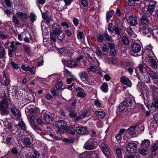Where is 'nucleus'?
I'll return each instance as SVG.
<instances>
[{"label":"nucleus","instance_id":"1","mask_svg":"<svg viewBox=\"0 0 158 158\" xmlns=\"http://www.w3.org/2000/svg\"><path fill=\"white\" fill-rule=\"evenodd\" d=\"M2 101L0 102V113L2 115H6L9 113L7 110L9 106L8 102L6 93H3V95L2 96Z\"/></svg>","mask_w":158,"mask_h":158},{"label":"nucleus","instance_id":"2","mask_svg":"<svg viewBox=\"0 0 158 158\" xmlns=\"http://www.w3.org/2000/svg\"><path fill=\"white\" fill-rule=\"evenodd\" d=\"M52 29L53 32L50 33V36L52 40L55 42L56 40V38L62 33L63 31L60 26L57 23H54L52 25Z\"/></svg>","mask_w":158,"mask_h":158},{"label":"nucleus","instance_id":"3","mask_svg":"<svg viewBox=\"0 0 158 158\" xmlns=\"http://www.w3.org/2000/svg\"><path fill=\"white\" fill-rule=\"evenodd\" d=\"M67 123L64 120H59L55 123V125L56 127L58 128L56 131L57 134L63 132L66 129Z\"/></svg>","mask_w":158,"mask_h":158},{"label":"nucleus","instance_id":"4","mask_svg":"<svg viewBox=\"0 0 158 158\" xmlns=\"http://www.w3.org/2000/svg\"><path fill=\"white\" fill-rule=\"evenodd\" d=\"M95 139L94 138H91L89 139L85 143L84 148L86 150H91L95 149L96 146L94 141Z\"/></svg>","mask_w":158,"mask_h":158},{"label":"nucleus","instance_id":"5","mask_svg":"<svg viewBox=\"0 0 158 158\" xmlns=\"http://www.w3.org/2000/svg\"><path fill=\"white\" fill-rule=\"evenodd\" d=\"M81 156H84L85 158H100L97 151H87L82 153Z\"/></svg>","mask_w":158,"mask_h":158},{"label":"nucleus","instance_id":"6","mask_svg":"<svg viewBox=\"0 0 158 158\" xmlns=\"http://www.w3.org/2000/svg\"><path fill=\"white\" fill-rule=\"evenodd\" d=\"M62 62L64 65L71 68H75L77 65L76 60H66L63 59L62 60Z\"/></svg>","mask_w":158,"mask_h":158},{"label":"nucleus","instance_id":"7","mask_svg":"<svg viewBox=\"0 0 158 158\" xmlns=\"http://www.w3.org/2000/svg\"><path fill=\"white\" fill-rule=\"evenodd\" d=\"M137 147L136 144L132 142L129 143L126 146V151L131 154L135 153L137 149Z\"/></svg>","mask_w":158,"mask_h":158},{"label":"nucleus","instance_id":"8","mask_svg":"<svg viewBox=\"0 0 158 158\" xmlns=\"http://www.w3.org/2000/svg\"><path fill=\"white\" fill-rule=\"evenodd\" d=\"M29 118L28 119L30 123V125L31 127L35 131H40V129L37 126L34 121V119L35 117L33 114L30 113L29 114Z\"/></svg>","mask_w":158,"mask_h":158},{"label":"nucleus","instance_id":"9","mask_svg":"<svg viewBox=\"0 0 158 158\" xmlns=\"http://www.w3.org/2000/svg\"><path fill=\"white\" fill-rule=\"evenodd\" d=\"M42 114H43L44 119L47 124H51L52 122L53 118L50 115L48 112L46 110H43Z\"/></svg>","mask_w":158,"mask_h":158},{"label":"nucleus","instance_id":"10","mask_svg":"<svg viewBox=\"0 0 158 158\" xmlns=\"http://www.w3.org/2000/svg\"><path fill=\"white\" fill-rule=\"evenodd\" d=\"M10 111L16 118V120H19L21 118V113L20 110L16 107H14L11 108Z\"/></svg>","mask_w":158,"mask_h":158},{"label":"nucleus","instance_id":"11","mask_svg":"<svg viewBox=\"0 0 158 158\" xmlns=\"http://www.w3.org/2000/svg\"><path fill=\"white\" fill-rule=\"evenodd\" d=\"M128 22L131 26H135L138 24V22L136 17L133 15L129 16Z\"/></svg>","mask_w":158,"mask_h":158},{"label":"nucleus","instance_id":"12","mask_svg":"<svg viewBox=\"0 0 158 158\" xmlns=\"http://www.w3.org/2000/svg\"><path fill=\"white\" fill-rule=\"evenodd\" d=\"M137 126H133L129 127L127 130L128 134L129 135L134 137L136 136L137 135L136 130Z\"/></svg>","mask_w":158,"mask_h":158},{"label":"nucleus","instance_id":"13","mask_svg":"<svg viewBox=\"0 0 158 158\" xmlns=\"http://www.w3.org/2000/svg\"><path fill=\"white\" fill-rule=\"evenodd\" d=\"M120 81L122 83L126 85L129 87H131V83L129 79L125 76H123L120 78Z\"/></svg>","mask_w":158,"mask_h":158},{"label":"nucleus","instance_id":"14","mask_svg":"<svg viewBox=\"0 0 158 158\" xmlns=\"http://www.w3.org/2000/svg\"><path fill=\"white\" fill-rule=\"evenodd\" d=\"M141 46L140 44L137 43H134L132 46V50L134 53H138L140 52Z\"/></svg>","mask_w":158,"mask_h":158},{"label":"nucleus","instance_id":"15","mask_svg":"<svg viewBox=\"0 0 158 158\" xmlns=\"http://www.w3.org/2000/svg\"><path fill=\"white\" fill-rule=\"evenodd\" d=\"M100 147L102 152L106 156H109L110 154L109 150L105 144L104 143H101Z\"/></svg>","mask_w":158,"mask_h":158},{"label":"nucleus","instance_id":"16","mask_svg":"<svg viewBox=\"0 0 158 158\" xmlns=\"http://www.w3.org/2000/svg\"><path fill=\"white\" fill-rule=\"evenodd\" d=\"M76 131L79 135H82L86 134L87 130L86 128L83 127H78L76 128Z\"/></svg>","mask_w":158,"mask_h":158},{"label":"nucleus","instance_id":"17","mask_svg":"<svg viewBox=\"0 0 158 158\" xmlns=\"http://www.w3.org/2000/svg\"><path fill=\"white\" fill-rule=\"evenodd\" d=\"M77 91V96L78 97L84 98L86 96V93L84 92V90L80 87L77 88L76 90Z\"/></svg>","mask_w":158,"mask_h":158},{"label":"nucleus","instance_id":"18","mask_svg":"<svg viewBox=\"0 0 158 158\" xmlns=\"http://www.w3.org/2000/svg\"><path fill=\"white\" fill-rule=\"evenodd\" d=\"M137 87L142 92H145L148 90L147 86L144 84L142 83L141 82L138 83L137 85Z\"/></svg>","mask_w":158,"mask_h":158},{"label":"nucleus","instance_id":"19","mask_svg":"<svg viewBox=\"0 0 158 158\" xmlns=\"http://www.w3.org/2000/svg\"><path fill=\"white\" fill-rule=\"evenodd\" d=\"M128 35L131 38H135L136 37V35L133 31L131 27H129L127 29L126 31Z\"/></svg>","mask_w":158,"mask_h":158},{"label":"nucleus","instance_id":"20","mask_svg":"<svg viewBox=\"0 0 158 158\" xmlns=\"http://www.w3.org/2000/svg\"><path fill=\"white\" fill-rule=\"evenodd\" d=\"M80 76L81 79H85L89 83L91 84L90 80L89 78L88 75L85 72H81V73Z\"/></svg>","mask_w":158,"mask_h":158},{"label":"nucleus","instance_id":"21","mask_svg":"<svg viewBox=\"0 0 158 158\" xmlns=\"http://www.w3.org/2000/svg\"><path fill=\"white\" fill-rule=\"evenodd\" d=\"M6 55V51L0 43V59H3Z\"/></svg>","mask_w":158,"mask_h":158},{"label":"nucleus","instance_id":"22","mask_svg":"<svg viewBox=\"0 0 158 158\" xmlns=\"http://www.w3.org/2000/svg\"><path fill=\"white\" fill-rule=\"evenodd\" d=\"M150 145V141L149 140L145 139L141 143V146L143 148L148 149Z\"/></svg>","mask_w":158,"mask_h":158},{"label":"nucleus","instance_id":"23","mask_svg":"<svg viewBox=\"0 0 158 158\" xmlns=\"http://www.w3.org/2000/svg\"><path fill=\"white\" fill-rule=\"evenodd\" d=\"M139 31L143 35H146L149 33V29L147 26L142 25L141 28H139Z\"/></svg>","mask_w":158,"mask_h":158},{"label":"nucleus","instance_id":"24","mask_svg":"<svg viewBox=\"0 0 158 158\" xmlns=\"http://www.w3.org/2000/svg\"><path fill=\"white\" fill-rule=\"evenodd\" d=\"M140 20L142 24V25H145L147 26L150 23L149 19L145 16L142 17L140 19Z\"/></svg>","mask_w":158,"mask_h":158},{"label":"nucleus","instance_id":"25","mask_svg":"<svg viewBox=\"0 0 158 158\" xmlns=\"http://www.w3.org/2000/svg\"><path fill=\"white\" fill-rule=\"evenodd\" d=\"M122 103L125 106L128 107L131 105L132 101L130 98L127 97Z\"/></svg>","mask_w":158,"mask_h":158},{"label":"nucleus","instance_id":"26","mask_svg":"<svg viewBox=\"0 0 158 158\" xmlns=\"http://www.w3.org/2000/svg\"><path fill=\"white\" fill-rule=\"evenodd\" d=\"M95 113L97 116L100 118H103L106 116L105 113L103 111L96 110Z\"/></svg>","mask_w":158,"mask_h":158},{"label":"nucleus","instance_id":"27","mask_svg":"<svg viewBox=\"0 0 158 158\" xmlns=\"http://www.w3.org/2000/svg\"><path fill=\"white\" fill-rule=\"evenodd\" d=\"M23 143L26 147L30 148V145L32 143L30 139L26 138L24 139Z\"/></svg>","mask_w":158,"mask_h":158},{"label":"nucleus","instance_id":"28","mask_svg":"<svg viewBox=\"0 0 158 158\" xmlns=\"http://www.w3.org/2000/svg\"><path fill=\"white\" fill-rule=\"evenodd\" d=\"M43 19L45 20L48 23H50L52 19L51 16L48 15L47 13H44L42 15Z\"/></svg>","mask_w":158,"mask_h":158},{"label":"nucleus","instance_id":"29","mask_svg":"<svg viewBox=\"0 0 158 158\" xmlns=\"http://www.w3.org/2000/svg\"><path fill=\"white\" fill-rule=\"evenodd\" d=\"M150 66L153 69H156L157 67V63L156 60L152 58L150 61Z\"/></svg>","mask_w":158,"mask_h":158},{"label":"nucleus","instance_id":"30","mask_svg":"<svg viewBox=\"0 0 158 158\" xmlns=\"http://www.w3.org/2000/svg\"><path fill=\"white\" fill-rule=\"evenodd\" d=\"M103 35L105 38V40L106 41L111 42L112 41V37L109 35L106 31L103 33Z\"/></svg>","mask_w":158,"mask_h":158},{"label":"nucleus","instance_id":"31","mask_svg":"<svg viewBox=\"0 0 158 158\" xmlns=\"http://www.w3.org/2000/svg\"><path fill=\"white\" fill-rule=\"evenodd\" d=\"M18 125L22 130L24 131L26 130L27 128V126L23 120L19 122Z\"/></svg>","mask_w":158,"mask_h":158},{"label":"nucleus","instance_id":"32","mask_svg":"<svg viewBox=\"0 0 158 158\" xmlns=\"http://www.w3.org/2000/svg\"><path fill=\"white\" fill-rule=\"evenodd\" d=\"M114 12V11L112 10H110L107 12L106 13V19L107 22H109V20L112 17Z\"/></svg>","mask_w":158,"mask_h":158},{"label":"nucleus","instance_id":"33","mask_svg":"<svg viewBox=\"0 0 158 158\" xmlns=\"http://www.w3.org/2000/svg\"><path fill=\"white\" fill-rule=\"evenodd\" d=\"M89 62L95 67H98L99 65L98 61L95 57H93L91 61Z\"/></svg>","mask_w":158,"mask_h":158},{"label":"nucleus","instance_id":"34","mask_svg":"<svg viewBox=\"0 0 158 158\" xmlns=\"http://www.w3.org/2000/svg\"><path fill=\"white\" fill-rule=\"evenodd\" d=\"M65 108L67 110L70 112L69 114L70 116L72 117H75L77 116V114L76 113L72 112L73 110L71 108L70 106L68 105L66 106H65Z\"/></svg>","mask_w":158,"mask_h":158},{"label":"nucleus","instance_id":"35","mask_svg":"<svg viewBox=\"0 0 158 158\" xmlns=\"http://www.w3.org/2000/svg\"><path fill=\"white\" fill-rule=\"evenodd\" d=\"M136 130L137 131V133H139L140 132H143L144 130V125L142 124L139 125H136Z\"/></svg>","mask_w":158,"mask_h":158},{"label":"nucleus","instance_id":"36","mask_svg":"<svg viewBox=\"0 0 158 158\" xmlns=\"http://www.w3.org/2000/svg\"><path fill=\"white\" fill-rule=\"evenodd\" d=\"M10 47V49L9 50L11 52H15L17 48V47L15 44V42L14 41L11 42Z\"/></svg>","mask_w":158,"mask_h":158},{"label":"nucleus","instance_id":"37","mask_svg":"<svg viewBox=\"0 0 158 158\" xmlns=\"http://www.w3.org/2000/svg\"><path fill=\"white\" fill-rule=\"evenodd\" d=\"M122 41L123 44L126 46H127L129 44V40L128 38L125 36L122 37Z\"/></svg>","mask_w":158,"mask_h":158},{"label":"nucleus","instance_id":"38","mask_svg":"<svg viewBox=\"0 0 158 158\" xmlns=\"http://www.w3.org/2000/svg\"><path fill=\"white\" fill-rule=\"evenodd\" d=\"M50 92L55 97H56V96L58 95L60 93L59 90L55 88L52 89Z\"/></svg>","mask_w":158,"mask_h":158},{"label":"nucleus","instance_id":"39","mask_svg":"<svg viewBox=\"0 0 158 158\" xmlns=\"http://www.w3.org/2000/svg\"><path fill=\"white\" fill-rule=\"evenodd\" d=\"M22 46L26 53L29 54H30L31 53L30 46L25 44H23Z\"/></svg>","mask_w":158,"mask_h":158},{"label":"nucleus","instance_id":"40","mask_svg":"<svg viewBox=\"0 0 158 158\" xmlns=\"http://www.w3.org/2000/svg\"><path fill=\"white\" fill-rule=\"evenodd\" d=\"M148 67H144L142 65H140L139 67V71L142 73H146L147 71Z\"/></svg>","mask_w":158,"mask_h":158},{"label":"nucleus","instance_id":"41","mask_svg":"<svg viewBox=\"0 0 158 158\" xmlns=\"http://www.w3.org/2000/svg\"><path fill=\"white\" fill-rule=\"evenodd\" d=\"M57 83L56 85V87L58 89H61L63 86V83L61 81V80L60 79L57 80Z\"/></svg>","mask_w":158,"mask_h":158},{"label":"nucleus","instance_id":"42","mask_svg":"<svg viewBox=\"0 0 158 158\" xmlns=\"http://www.w3.org/2000/svg\"><path fill=\"white\" fill-rule=\"evenodd\" d=\"M102 91L104 92H107L108 90V85L105 82L101 87Z\"/></svg>","mask_w":158,"mask_h":158},{"label":"nucleus","instance_id":"43","mask_svg":"<svg viewBox=\"0 0 158 158\" xmlns=\"http://www.w3.org/2000/svg\"><path fill=\"white\" fill-rule=\"evenodd\" d=\"M115 97L114 95L113 94L110 95L108 101L111 104V105H112L115 102Z\"/></svg>","mask_w":158,"mask_h":158},{"label":"nucleus","instance_id":"44","mask_svg":"<svg viewBox=\"0 0 158 158\" xmlns=\"http://www.w3.org/2000/svg\"><path fill=\"white\" fill-rule=\"evenodd\" d=\"M97 55L98 57L100 58H101L102 57V52L100 49L98 47L96 48V51L95 52Z\"/></svg>","mask_w":158,"mask_h":158},{"label":"nucleus","instance_id":"45","mask_svg":"<svg viewBox=\"0 0 158 158\" xmlns=\"http://www.w3.org/2000/svg\"><path fill=\"white\" fill-rule=\"evenodd\" d=\"M16 14L19 17H21L22 19H24L27 18L26 15L24 13L19 12H17Z\"/></svg>","mask_w":158,"mask_h":158},{"label":"nucleus","instance_id":"46","mask_svg":"<svg viewBox=\"0 0 158 158\" xmlns=\"http://www.w3.org/2000/svg\"><path fill=\"white\" fill-rule=\"evenodd\" d=\"M139 152L140 154L143 155H147L149 153L147 149H144L143 148L140 149Z\"/></svg>","mask_w":158,"mask_h":158},{"label":"nucleus","instance_id":"47","mask_svg":"<svg viewBox=\"0 0 158 158\" xmlns=\"http://www.w3.org/2000/svg\"><path fill=\"white\" fill-rule=\"evenodd\" d=\"M12 20L15 24L18 25H19L20 22L15 16L14 15L12 16Z\"/></svg>","mask_w":158,"mask_h":158},{"label":"nucleus","instance_id":"48","mask_svg":"<svg viewBox=\"0 0 158 158\" xmlns=\"http://www.w3.org/2000/svg\"><path fill=\"white\" fill-rule=\"evenodd\" d=\"M155 7V5L154 4H152L150 5L148 9V11L150 13H152L154 10Z\"/></svg>","mask_w":158,"mask_h":158},{"label":"nucleus","instance_id":"49","mask_svg":"<svg viewBox=\"0 0 158 158\" xmlns=\"http://www.w3.org/2000/svg\"><path fill=\"white\" fill-rule=\"evenodd\" d=\"M97 40L99 42H103L104 40L103 34V35H99L97 37Z\"/></svg>","mask_w":158,"mask_h":158},{"label":"nucleus","instance_id":"50","mask_svg":"<svg viewBox=\"0 0 158 158\" xmlns=\"http://www.w3.org/2000/svg\"><path fill=\"white\" fill-rule=\"evenodd\" d=\"M63 140L65 142L68 143H74V140L73 139H68L66 138H64Z\"/></svg>","mask_w":158,"mask_h":158},{"label":"nucleus","instance_id":"51","mask_svg":"<svg viewBox=\"0 0 158 158\" xmlns=\"http://www.w3.org/2000/svg\"><path fill=\"white\" fill-rule=\"evenodd\" d=\"M67 131L68 133L72 135H73L75 134L74 130L72 127H70L68 128L67 130Z\"/></svg>","mask_w":158,"mask_h":158},{"label":"nucleus","instance_id":"52","mask_svg":"<svg viewBox=\"0 0 158 158\" xmlns=\"http://www.w3.org/2000/svg\"><path fill=\"white\" fill-rule=\"evenodd\" d=\"M126 107L125 106L122 102L121 103L118 107L119 111L121 112L123 111L125 109V107Z\"/></svg>","mask_w":158,"mask_h":158},{"label":"nucleus","instance_id":"53","mask_svg":"<svg viewBox=\"0 0 158 158\" xmlns=\"http://www.w3.org/2000/svg\"><path fill=\"white\" fill-rule=\"evenodd\" d=\"M108 29L109 31L111 32H113L114 31V26L111 23L109 24L108 27Z\"/></svg>","mask_w":158,"mask_h":158},{"label":"nucleus","instance_id":"54","mask_svg":"<svg viewBox=\"0 0 158 158\" xmlns=\"http://www.w3.org/2000/svg\"><path fill=\"white\" fill-rule=\"evenodd\" d=\"M30 18L31 21L32 22H34L36 20V18H35V14L33 13H31L30 16Z\"/></svg>","mask_w":158,"mask_h":158},{"label":"nucleus","instance_id":"55","mask_svg":"<svg viewBox=\"0 0 158 158\" xmlns=\"http://www.w3.org/2000/svg\"><path fill=\"white\" fill-rule=\"evenodd\" d=\"M64 74L65 77L71 76V73L67 69H65L64 71Z\"/></svg>","mask_w":158,"mask_h":158},{"label":"nucleus","instance_id":"56","mask_svg":"<svg viewBox=\"0 0 158 158\" xmlns=\"http://www.w3.org/2000/svg\"><path fill=\"white\" fill-rule=\"evenodd\" d=\"M11 152L14 155H17L18 153V151L16 147H14L11 149Z\"/></svg>","mask_w":158,"mask_h":158},{"label":"nucleus","instance_id":"57","mask_svg":"<svg viewBox=\"0 0 158 158\" xmlns=\"http://www.w3.org/2000/svg\"><path fill=\"white\" fill-rule=\"evenodd\" d=\"M116 153L119 158H122V155L120 149L118 148L116 150Z\"/></svg>","mask_w":158,"mask_h":158},{"label":"nucleus","instance_id":"58","mask_svg":"<svg viewBox=\"0 0 158 158\" xmlns=\"http://www.w3.org/2000/svg\"><path fill=\"white\" fill-rule=\"evenodd\" d=\"M10 64L13 67L16 69H18L19 68L18 65L17 64L15 63L14 61H11Z\"/></svg>","mask_w":158,"mask_h":158},{"label":"nucleus","instance_id":"59","mask_svg":"<svg viewBox=\"0 0 158 158\" xmlns=\"http://www.w3.org/2000/svg\"><path fill=\"white\" fill-rule=\"evenodd\" d=\"M22 69L26 71H29L31 68L29 67L28 66H26L25 65H22L21 66Z\"/></svg>","mask_w":158,"mask_h":158},{"label":"nucleus","instance_id":"60","mask_svg":"<svg viewBox=\"0 0 158 158\" xmlns=\"http://www.w3.org/2000/svg\"><path fill=\"white\" fill-rule=\"evenodd\" d=\"M61 25L64 27V28H68L69 27L68 24L66 22H63L61 23Z\"/></svg>","mask_w":158,"mask_h":158},{"label":"nucleus","instance_id":"61","mask_svg":"<svg viewBox=\"0 0 158 158\" xmlns=\"http://www.w3.org/2000/svg\"><path fill=\"white\" fill-rule=\"evenodd\" d=\"M153 101L154 107L158 109V100L155 98L154 99Z\"/></svg>","mask_w":158,"mask_h":158},{"label":"nucleus","instance_id":"62","mask_svg":"<svg viewBox=\"0 0 158 158\" xmlns=\"http://www.w3.org/2000/svg\"><path fill=\"white\" fill-rule=\"evenodd\" d=\"M73 23L76 27H77L79 24V21L78 19L74 18L73 20Z\"/></svg>","mask_w":158,"mask_h":158},{"label":"nucleus","instance_id":"63","mask_svg":"<svg viewBox=\"0 0 158 158\" xmlns=\"http://www.w3.org/2000/svg\"><path fill=\"white\" fill-rule=\"evenodd\" d=\"M158 149V143L155 144L152 148V152H155Z\"/></svg>","mask_w":158,"mask_h":158},{"label":"nucleus","instance_id":"64","mask_svg":"<svg viewBox=\"0 0 158 158\" xmlns=\"http://www.w3.org/2000/svg\"><path fill=\"white\" fill-rule=\"evenodd\" d=\"M81 3L84 7H86L88 5V2L86 0H82Z\"/></svg>","mask_w":158,"mask_h":158}]
</instances>
